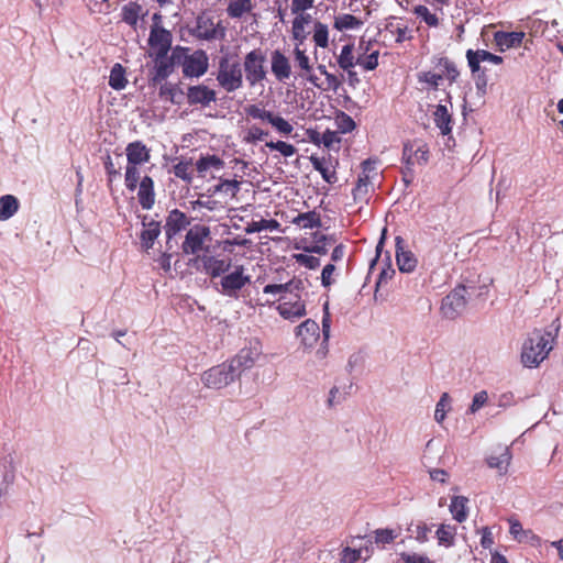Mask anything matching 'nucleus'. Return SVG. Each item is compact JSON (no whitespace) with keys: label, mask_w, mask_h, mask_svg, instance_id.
Masks as SVG:
<instances>
[{"label":"nucleus","mask_w":563,"mask_h":563,"mask_svg":"<svg viewBox=\"0 0 563 563\" xmlns=\"http://www.w3.org/2000/svg\"><path fill=\"white\" fill-rule=\"evenodd\" d=\"M376 260L373 266L379 269L378 278L376 282L375 297H377L378 290L382 286L388 283L395 275V269L390 264V253L388 250L375 249Z\"/></svg>","instance_id":"obj_17"},{"label":"nucleus","mask_w":563,"mask_h":563,"mask_svg":"<svg viewBox=\"0 0 563 563\" xmlns=\"http://www.w3.org/2000/svg\"><path fill=\"white\" fill-rule=\"evenodd\" d=\"M554 335L551 332L533 330L523 342L521 362L526 367H538L553 349Z\"/></svg>","instance_id":"obj_2"},{"label":"nucleus","mask_w":563,"mask_h":563,"mask_svg":"<svg viewBox=\"0 0 563 563\" xmlns=\"http://www.w3.org/2000/svg\"><path fill=\"white\" fill-rule=\"evenodd\" d=\"M321 141V145H323L328 150H331L333 148L334 144L341 143V137L339 136L336 131H331L328 129L322 133Z\"/></svg>","instance_id":"obj_64"},{"label":"nucleus","mask_w":563,"mask_h":563,"mask_svg":"<svg viewBox=\"0 0 563 563\" xmlns=\"http://www.w3.org/2000/svg\"><path fill=\"white\" fill-rule=\"evenodd\" d=\"M433 121L442 135H448L452 132V115L449 113L446 106L438 104L435 107Z\"/></svg>","instance_id":"obj_33"},{"label":"nucleus","mask_w":563,"mask_h":563,"mask_svg":"<svg viewBox=\"0 0 563 563\" xmlns=\"http://www.w3.org/2000/svg\"><path fill=\"white\" fill-rule=\"evenodd\" d=\"M188 47H174V59L183 67L185 77H200L205 75L209 67V57L203 49H197L191 54Z\"/></svg>","instance_id":"obj_6"},{"label":"nucleus","mask_w":563,"mask_h":563,"mask_svg":"<svg viewBox=\"0 0 563 563\" xmlns=\"http://www.w3.org/2000/svg\"><path fill=\"white\" fill-rule=\"evenodd\" d=\"M291 36H292V40L296 42V45H298V47H300V45H302L308 37V32L306 31V26H302L296 22H292Z\"/></svg>","instance_id":"obj_63"},{"label":"nucleus","mask_w":563,"mask_h":563,"mask_svg":"<svg viewBox=\"0 0 563 563\" xmlns=\"http://www.w3.org/2000/svg\"><path fill=\"white\" fill-rule=\"evenodd\" d=\"M253 9V0H228L227 14L231 19H241Z\"/></svg>","instance_id":"obj_36"},{"label":"nucleus","mask_w":563,"mask_h":563,"mask_svg":"<svg viewBox=\"0 0 563 563\" xmlns=\"http://www.w3.org/2000/svg\"><path fill=\"white\" fill-rule=\"evenodd\" d=\"M244 113L249 119L271 124L282 136H289L294 132V126L288 120L278 113L267 110L262 102L245 106Z\"/></svg>","instance_id":"obj_7"},{"label":"nucleus","mask_w":563,"mask_h":563,"mask_svg":"<svg viewBox=\"0 0 563 563\" xmlns=\"http://www.w3.org/2000/svg\"><path fill=\"white\" fill-rule=\"evenodd\" d=\"M400 534V529H377L374 531L375 542L380 545L391 543Z\"/></svg>","instance_id":"obj_55"},{"label":"nucleus","mask_w":563,"mask_h":563,"mask_svg":"<svg viewBox=\"0 0 563 563\" xmlns=\"http://www.w3.org/2000/svg\"><path fill=\"white\" fill-rule=\"evenodd\" d=\"M354 45L345 44L340 55L338 56V65L341 69L350 71L355 65H357L356 59L354 57Z\"/></svg>","instance_id":"obj_45"},{"label":"nucleus","mask_w":563,"mask_h":563,"mask_svg":"<svg viewBox=\"0 0 563 563\" xmlns=\"http://www.w3.org/2000/svg\"><path fill=\"white\" fill-rule=\"evenodd\" d=\"M305 289V280L292 278L285 284L266 285L263 292L274 297L272 302L282 301L277 310L284 319L296 320L306 314V305L300 295Z\"/></svg>","instance_id":"obj_1"},{"label":"nucleus","mask_w":563,"mask_h":563,"mask_svg":"<svg viewBox=\"0 0 563 563\" xmlns=\"http://www.w3.org/2000/svg\"><path fill=\"white\" fill-rule=\"evenodd\" d=\"M266 55L261 48H254L244 56L243 69L250 87H255L266 79Z\"/></svg>","instance_id":"obj_10"},{"label":"nucleus","mask_w":563,"mask_h":563,"mask_svg":"<svg viewBox=\"0 0 563 563\" xmlns=\"http://www.w3.org/2000/svg\"><path fill=\"white\" fill-rule=\"evenodd\" d=\"M468 499L464 496H454L451 499L450 512L457 522H464L468 516Z\"/></svg>","instance_id":"obj_37"},{"label":"nucleus","mask_w":563,"mask_h":563,"mask_svg":"<svg viewBox=\"0 0 563 563\" xmlns=\"http://www.w3.org/2000/svg\"><path fill=\"white\" fill-rule=\"evenodd\" d=\"M190 224L191 218L181 210L175 208L168 211L163 227L166 244L169 245L173 242L177 243Z\"/></svg>","instance_id":"obj_11"},{"label":"nucleus","mask_w":563,"mask_h":563,"mask_svg":"<svg viewBox=\"0 0 563 563\" xmlns=\"http://www.w3.org/2000/svg\"><path fill=\"white\" fill-rule=\"evenodd\" d=\"M126 163L133 165H144L151 159V148L142 141H134L125 147Z\"/></svg>","instance_id":"obj_20"},{"label":"nucleus","mask_w":563,"mask_h":563,"mask_svg":"<svg viewBox=\"0 0 563 563\" xmlns=\"http://www.w3.org/2000/svg\"><path fill=\"white\" fill-rule=\"evenodd\" d=\"M128 84L125 69L120 63H115L109 76V86L114 90H122Z\"/></svg>","instance_id":"obj_42"},{"label":"nucleus","mask_w":563,"mask_h":563,"mask_svg":"<svg viewBox=\"0 0 563 563\" xmlns=\"http://www.w3.org/2000/svg\"><path fill=\"white\" fill-rule=\"evenodd\" d=\"M292 53L295 63L300 69V76L306 77L310 84L320 88L321 86L318 82L319 78L312 74V66L310 64L309 56L306 54V51L298 47V45H295Z\"/></svg>","instance_id":"obj_24"},{"label":"nucleus","mask_w":563,"mask_h":563,"mask_svg":"<svg viewBox=\"0 0 563 563\" xmlns=\"http://www.w3.org/2000/svg\"><path fill=\"white\" fill-rule=\"evenodd\" d=\"M104 169L107 174L108 187L111 189L112 183L121 176L120 168H117L110 155L104 161Z\"/></svg>","instance_id":"obj_61"},{"label":"nucleus","mask_w":563,"mask_h":563,"mask_svg":"<svg viewBox=\"0 0 563 563\" xmlns=\"http://www.w3.org/2000/svg\"><path fill=\"white\" fill-rule=\"evenodd\" d=\"M418 81L427 84L430 88L437 90L440 81L443 79V75L433 71H421L417 75Z\"/></svg>","instance_id":"obj_56"},{"label":"nucleus","mask_w":563,"mask_h":563,"mask_svg":"<svg viewBox=\"0 0 563 563\" xmlns=\"http://www.w3.org/2000/svg\"><path fill=\"white\" fill-rule=\"evenodd\" d=\"M20 203L15 196L4 195L0 197V221H7L19 210Z\"/></svg>","instance_id":"obj_35"},{"label":"nucleus","mask_w":563,"mask_h":563,"mask_svg":"<svg viewBox=\"0 0 563 563\" xmlns=\"http://www.w3.org/2000/svg\"><path fill=\"white\" fill-rule=\"evenodd\" d=\"M455 536V528L449 525H441L437 530V538L440 544L451 545Z\"/></svg>","instance_id":"obj_59"},{"label":"nucleus","mask_w":563,"mask_h":563,"mask_svg":"<svg viewBox=\"0 0 563 563\" xmlns=\"http://www.w3.org/2000/svg\"><path fill=\"white\" fill-rule=\"evenodd\" d=\"M240 189L241 181L236 179H220L219 184L214 186V192L223 194L231 199L238 196Z\"/></svg>","instance_id":"obj_46"},{"label":"nucleus","mask_w":563,"mask_h":563,"mask_svg":"<svg viewBox=\"0 0 563 563\" xmlns=\"http://www.w3.org/2000/svg\"><path fill=\"white\" fill-rule=\"evenodd\" d=\"M435 67L439 68L440 74H442L443 78L448 79L450 84L455 82L460 76L455 63L448 57L438 58Z\"/></svg>","instance_id":"obj_38"},{"label":"nucleus","mask_w":563,"mask_h":563,"mask_svg":"<svg viewBox=\"0 0 563 563\" xmlns=\"http://www.w3.org/2000/svg\"><path fill=\"white\" fill-rule=\"evenodd\" d=\"M16 468L18 459L14 453H8L0 459V506L9 499Z\"/></svg>","instance_id":"obj_12"},{"label":"nucleus","mask_w":563,"mask_h":563,"mask_svg":"<svg viewBox=\"0 0 563 563\" xmlns=\"http://www.w3.org/2000/svg\"><path fill=\"white\" fill-rule=\"evenodd\" d=\"M153 56L155 63V74L153 77L154 81L165 80L173 73L174 66L179 65V63L174 59V48L172 49V54L169 56L168 54L164 57H158L156 55Z\"/></svg>","instance_id":"obj_27"},{"label":"nucleus","mask_w":563,"mask_h":563,"mask_svg":"<svg viewBox=\"0 0 563 563\" xmlns=\"http://www.w3.org/2000/svg\"><path fill=\"white\" fill-rule=\"evenodd\" d=\"M208 239H210V228L196 223L188 227L181 246H202Z\"/></svg>","instance_id":"obj_26"},{"label":"nucleus","mask_w":563,"mask_h":563,"mask_svg":"<svg viewBox=\"0 0 563 563\" xmlns=\"http://www.w3.org/2000/svg\"><path fill=\"white\" fill-rule=\"evenodd\" d=\"M526 34L522 31L505 32L497 31L494 33V42L501 51L519 47L522 44Z\"/></svg>","instance_id":"obj_25"},{"label":"nucleus","mask_w":563,"mask_h":563,"mask_svg":"<svg viewBox=\"0 0 563 563\" xmlns=\"http://www.w3.org/2000/svg\"><path fill=\"white\" fill-rule=\"evenodd\" d=\"M396 262L402 273H411L416 269L418 258L411 249H396Z\"/></svg>","instance_id":"obj_32"},{"label":"nucleus","mask_w":563,"mask_h":563,"mask_svg":"<svg viewBox=\"0 0 563 563\" xmlns=\"http://www.w3.org/2000/svg\"><path fill=\"white\" fill-rule=\"evenodd\" d=\"M320 214L316 211H308L305 213H299L294 222L303 229H312L320 225Z\"/></svg>","instance_id":"obj_49"},{"label":"nucleus","mask_w":563,"mask_h":563,"mask_svg":"<svg viewBox=\"0 0 563 563\" xmlns=\"http://www.w3.org/2000/svg\"><path fill=\"white\" fill-rule=\"evenodd\" d=\"M216 79L218 85L228 93L241 89L243 87V70L240 62L230 55L221 56Z\"/></svg>","instance_id":"obj_5"},{"label":"nucleus","mask_w":563,"mask_h":563,"mask_svg":"<svg viewBox=\"0 0 563 563\" xmlns=\"http://www.w3.org/2000/svg\"><path fill=\"white\" fill-rule=\"evenodd\" d=\"M371 181L367 174L363 173L358 176L357 183L352 190V195L355 201L366 200L369 192Z\"/></svg>","instance_id":"obj_47"},{"label":"nucleus","mask_w":563,"mask_h":563,"mask_svg":"<svg viewBox=\"0 0 563 563\" xmlns=\"http://www.w3.org/2000/svg\"><path fill=\"white\" fill-rule=\"evenodd\" d=\"M191 254H196L190 258L192 266L211 277V279L220 278L228 273L234 265L233 258L225 253L212 254L210 249H190Z\"/></svg>","instance_id":"obj_3"},{"label":"nucleus","mask_w":563,"mask_h":563,"mask_svg":"<svg viewBox=\"0 0 563 563\" xmlns=\"http://www.w3.org/2000/svg\"><path fill=\"white\" fill-rule=\"evenodd\" d=\"M430 150L428 144L421 139L408 140L402 146V175L406 183L413 179L415 167L423 166L428 163Z\"/></svg>","instance_id":"obj_4"},{"label":"nucleus","mask_w":563,"mask_h":563,"mask_svg":"<svg viewBox=\"0 0 563 563\" xmlns=\"http://www.w3.org/2000/svg\"><path fill=\"white\" fill-rule=\"evenodd\" d=\"M512 455L510 449L505 446L500 449V453L497 455H489L486 462L490 468H496L500 475H505L508 472Z\"/></svg>","instance_id":"obj_30"},{"label":"nucleus","mask_w":563,"mask_h":563,"mask_svg":"<svg viewBox=\"0 0 563 563\" xmlns=\"http://www.w3.org/2000/svg\"><path fill=\"white\" fill-rule=\"evenodd\" d=\"M363 22L355 15L344 13L335 16L333 27L340 32L358 29Z\"/></svg>","instance_id":"obj_44"},{"label":"nucleus","mask_w":563,"mask_h":563,"mask_svg":"<svg viewBox=\"0 0 563 563\" xmlns=\"http://www.w3.org/2000/svg\"><path fill=\"white\" fill-rule=\"evenodd\" d=\"M312 40H313L316 46L321 47V48H327L329 46L328 25L320 21H316L313 24Z\"/></svg>","instance_id":"obj_48"},{"label":"nucleus","mask_w":563,"mask_h":563,"mask_svg":"<svg viewBox=\"0 0 563 563\" xmlns=\"http://www.w3.org/2000/svg\"><path fill=\"white\" fill-rule=\"evenodd\" d=\"M309 159L313 169L321 174L324 181L331 185L338 181V175L335 170L338 161H333L330 155L329 157H318L316 155H311Z\"/></svg>","instance_id":"obj_19"},{"label":"nucleus","mask_w":563,"mask_h":563,"mask_svg":"<svg viewBox=\"0 0 563 563\" xmlns=\"http://www.w3.org/2000/svg\"><path fill=\"white\" fill-rule=\"evenodd\" d=\"M466 59L471 73L475 77L476 87L478 89L485 88L487 86V77L485 75V70L481 67V59L474 49L466 51Z\"/></svg>","instance_id":"obj_29"},{"label":"nucleus","mask_w":563,"mask_h":563,"mask_svg":"<svg viewBox=\"0 0 563 563\" xmlns=\"http://www.w3.org/2000/svg\"><path fill=\"white\" fill-rule=\"evenodd\" d=\"M263 355L262 344L257 340L250 341L247 345L242 347L239 353L232 357L230 363H232L239 376L241 372L244 369L252 368L255 363L260 361Z\"/></svg>","instance_id":"obj_13"},{"label":"nucleus","mask_w":563,"mask_h":563,"mask_svg":"<svg viewBox=\"0 0 563 563\" xmlns=\"http://www.w3.org/2000/svg\"><path fill=\"white\" fill-rule=\"evenodd\" d=\"M158 95L161 99L174 104H180L184 97V92L179 86L169 82H165L161 86Z\"/></svg>","instance_id":"obj_39"},{"label":"nucleus","mask_w":563,"mask_h":563,"mask_svg":"<svg viewBox=\"0 0 563 563\" xmlns=\"http://www.w3.org/2000/svg\"><path fill=\"white\" fill-rule=\"evenodd\" d=\"M488 393L486 390H481L473 396L472 404L468 408V413H476L488 402Z\"/></svg>","instance_id":"obj_62"},{"label":"nucleus","mask_w":563,"mask_h":563,"mask_svg":"<svg viewBox=\"0 0 563 563\" xmlns=\"http://www.w3.org/2000/svg\"><path fill=\"white\" fill-rule=\"evenodd\" d=\"M492 283V279L488 277H485L483 280L481 279V276L477 277V280H474L472 278H465L464 283L461 285H457V287H464L466 288V296L471 297L473 295L482 296L486 292L489 284Z\"/></svg>","instance_id":"obj_34"},{"label":"nucleus","mask_w":563,"mask_h":563,"mask_svg":"<svg viewBox=\"0 0 563 563\" xmlns=\"http://www.w3.org/2000/svg\"><path fill=\"white\" fill-rule=\"evenodd\" d=\"M173 35L170 31L166 30L157 23L151 26L148 45L153 51V55L164 57L172 48Z\"/></svg>","instance_id":"obj_16"},{"label":"nucleus","mask_w":563,"mask_h":563,"mask_svg":"<svg viewBox=\"0 0 563 563\" xmlns=\"http://www.w3.org/2000/svg\"><path fill=\"white\" fill-rule=\"evenodd\" d=\"M386 32H389L391 35L396 36L397 43H402L406 40H410L411 36H408V26L404 23H396L394 21H389L385 25Z\"/></svg>","instance_id":"obj_52"},{"label":"nucleus","mask_w":563,"mask_h":563,"mask_svg":"<svg viewBox=\"0 0 563 563\" xmlns=\"http://www.w3.org/2000/svg\"><path fill=\"white\" fill-rule=\"evenodd\" d=\"M137 201L142 209L151 210L155 205V189L152 177L145 175L137 185Z\"/></svg>","instance_id":"obj_21"},{"label":"nucleus","mask_w":563,"mask_h":563,"mask_svg":"<svg viewBox=\"0 0 563 563\" xmlns=\"http://www.w3.org/2000/svg\"><path fill=\"white\" fill-rule=\"evenodd\" d=\"M216 91L205 85L190 86L187 91V100L189 104L209 106L216 101Z\"/></svg>","instance_id":"obj_22"},{"label":"nucleus","mask_w":563,"mask_h":563,"mask_svg":"<svg viewBox=\"0 0 563 563\" xmlns=\"http://www.w3.org/2000/svg\"><path fill=\"white\" fill-rule=\"evenodd\" d=\"M224 165V162L217 155L201 156L196 163V169L201 177L206 176V173L212 168L220 169Z\"/></svg>","instance_id":"obj_40"},{"label":"nucleus","mask_w":563,"mask_h":563,"mask_svg":"<svg viewBox=\"0 0 563 563\" xmlns=\"http://www.w3.org/2000/svg\"><path fill=\"white\" fill-rule=\"evenodd\" d=\"M271 70L278 81L285 82L291 76L289 58L279 49L271 54Z\"/></svg>","instance_id":"obj_18"},{"label":"nucleus","mask_w":563,"mask_h":563,"mask_svg":"<svg viewBox=\"0 0 563 563\" xmlns=\"http://www.w3.org/2000/svg\"><path fill=\"white\" fill-rule=\"evenodd\" d=\"M239 377V373H236L232 363L227 361L205 371L200 379L205 387L219 390L228 387Z\"/></svg>","instance_id":"obj_8"},{"label":"nucleus","mask_w":563,"mask_h":563,"mask_svg":"<svg viewBox=\"0 0 563 563\" xmlns=\"http://www.w3.org/2000/svg\"><path fill=\"white\" fill-rule=\"evenodd\" d=\"M147 11L136 1H129L121 8L120 18L121 21L133 30L137 29L139 20L144 19Z\"/></svg>","instance_id":"obj_23"},{"label":"nucleus","mask_w":563,"mask_h":563,"mask_svg":"<svg viewBox=\"0 0 563 563\" xmlns=\"http://www.w3.org/2000/svg\"><path fill=\"white\" fill-rule=\"evenodd\" d=\"M266 147H268L271 151H277L279 152L284 157H291L297 153V148L285 141H269L266 142Z\"/></svg>","instance_id":"obj_54"},{"label":"nucleus","mask_w":563,"mask_h":563,"mask_svg":"<svg viewBox=\"0 0 563 563\" xmlns=\"http://www.w3.org/2000/svg\"><path fill=\"white\" fill-rule=\"evenodd\" d=\"M509 533L518 542L533 543L539 538L531 530H526L516 517L508 518Z\"/></svg>","instance_id":"obj_31"},{"label":"nucleus","mask_w":563,"mask_h":563,"mask_svg":"<svg viewBox=\"0 0 563 563\" xmlns=\"http://www.w3.org/2000/svg\"><path fill=\"white\" fill-rule=\"evenodd\" d=\"M451 409V397L448 393H443L435 406L434 419L438 423H441L446 416V412Z\"/></svg>","instance_id":"obj_53"},{"label":"nucleus","mask_w":563,"mask_h":563,"mask_svg":"<svg viewBox=\"0 0 563 563\" xmlns=\"http://www.w3.org/2000/svg\"><path fill=\"white\" fill-rule=\"evenodd\" d=\"M194 33L199 40H223L225 37V27L222 25L221 21L214 22L211 16L199 15Z\"/></svg>","instance_id":"obj_15"},{"label":"nucleus","mask_w":563,"mask_h":563,"mask_svg":"<svg viewBox=\"0 0 563 563\" xmlns=\"http://www.w3.org/2000/svg\"><path fill=\"white\" fill-rule=\"evenodd\" d=\"M173 173L177 178L190 184L192 181V161L178 162L173 166Z\"/></svg>","instance_id":"obj_50"},{"label":"nucleus","mask_w":563,"mask_h":563,"mask_svg":"<svg viewBox=\"0 0 563 563\" xmlns=\"http://www.w3.org/2000/svg\"><path fill=\"white\" fill-rule=\"evenodd\" d=\"M162 232V225L159 221L151 220L150 222H143V230L141 232L142 242L146 245H152Z\"/></svg>","instance_id":"obj_41"},{"label":"nucleus","mask_w":563,"mask_h":563,"mask_svg":"<svg viewBox=\"0 0 563 563\" xmlns=\"http://www.w3.org/2000/svg\"><path fill=\"white\" fill-rule=\"evenodd\" d=\"M466 306V288L456 286L449 295L443 298L441 312L446 319L453 320L465 311Z\"/></svg>","instance_id":"obj_14"},{"label":"nucleus","mask_w":563,"mask_h":563,"mask_svg":"<svg viewBox=\"0 0 563 563\" xmlns=\"http://www.w3.org/2000/svg\"><path fill=\"white\" fill-rule=\"evenodd\" d=\"M251 282V276L243 265L234 263L233 267L214 283L216 289L228 297H236L238 292Z\"/></svg>","instance_id":"obj_9"},{"label":"nucleus","mask_w":563,"mask_h":563,"mask_svg":"<svg viewBox=\"0 0 563 563\" xmlns=\"http://www.w3.org/2000/svg\"><path fill=\"white\" fill-rule=\"evenodd\" d=\"M415 13L421 18L427 25L433 27L439 25V18L434 13H431L426 5H417Z\"/></svg>","instance_id":"obj_60"},{"label":"nucleus","mask_w":563,"mask_h":563,"mask_svg":"<svg viewBox=\"0 0 563 563\" xmlns=\"http://www.w3.org/2000/svg\"><path fill=\"white\" fill-rule=\"evenodd\" d=\"M378 51H373L367 55L360 56L356 59L357 65H360L364 70H374L378 66Z\"/></svg>","instance_id":"obj_58"},{"label":"nucleus","mask_w":563,"mask_h":563,"mask_svg":"<svg viewBox=\"0 0 563 563\" xmlns=\"http://www.w3.org/2000/svg\"><path fill=\"white\" fill-rule=\"evenodd\" d=\"M335 123L338 126L336 132H340L343 134L350 133L356 128L355 121L352 119L351 115H349L345 112H341L340 114H338V117L335 119Z\"/></svg>","instance_id":"obj_57"},{"label":"nucleus","mask_w":563,"mask_h":563,"mask_svg":"<svg viewBox=\"0 0 563 563\" xmlns=\"http://www.w3.org/2000/svg\"><path fill=\"white\" fill-rule=\"evenodd\" d=\"M141 166L142 165H133L126 163L125 174H124V184L129 191H134L137 188V185L141 183Z\"/></svg>","instance_id":"obj_43"},{"label":"nucleus","mask_w":563,"mask_h":563,"mask_svg":"<svg viewBox=\"0 0 563 563\" xmlns=\"http://www.w3.org/2000/svg\"><path fill=\"white\" fill-rule=\"evenodd\" d=\"M297 335L300 338L301 343L305 346L311 347L319 339V324L312 319H307L300 325L297 327Z\"/></svg>","instance_id":"obj_28"},{"label":"nucleus","mask_w":563,"mask_h":563,"mask_svg":"<svg viewBox=\"0 0 563 563\" xmlns=\"http://www.w3.org/2000/svg\"><path fill=\"white\" fill-rule=\"evenodd\" d=\"M268 135V130H264L253 124L246 130L243 136V142L246 144H256L257 142L264 141Z\"/></svg>","instance_id":"obj_51"}]
</instances>
